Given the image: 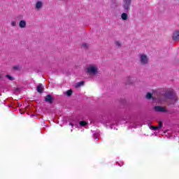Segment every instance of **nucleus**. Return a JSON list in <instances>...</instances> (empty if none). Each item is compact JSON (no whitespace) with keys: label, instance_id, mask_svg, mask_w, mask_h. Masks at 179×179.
<instances>
[{"label":"nucleus","instance_id":"4","mask_svg":"<svg viewBox=\"0 0 179 179\" xmlns=\"http://www.w3.org/2000/svg\"><path fill=\"white\" fill-rule=\"evenodd\" d=\"M87 72L90 75H96L97 73V69L94 65H91L87 69Z\"/></svg>","mask_w":179,"mask_h":179},{"label":"nucleus","instance_id":"10","mask_svg":"<svg viewBox=\"0 0 179 179\" xmlns=\"http://www.w3.org/2000/svg\"><path fill=\"white\" fill-rule=\"evenodd\" d=\"M112 8H117L118 6V1L117 0H111Z\"/></svg>","mask_w":179,"mask_h":179},{"label":"nucleus","instance_id":"24","mask_svg":"<svg viewBox=\"0 0 179 179\" xmlns=\"http://www.w3.org/2000/svg\"><path fill=\"white\" fill-rule=\"evenodd\" d=\"M13 69H15V71H17V69H19V66H14Z\"/></svg>","mask_w":179,"mask_h":179},{"label":"nucleus","instance_id":"7","mask_svg":"<svg viewBox=\"0 0 179 179\" xmlns=\"http://www.w3.org/2000/svg\"><path fill=\"white\" fill-rule=\"evenodd\" d=\"M172 40L173 41H179V29L176 30L172 35Z\"/></svg>","mask_w":179,"mask_h":179},{"label":"nucleus","instance_id":"1","mask_svg":"<svg viewBox=\"0 0 179 179\" xmlns=\"http://www.w3.org/2000/svg\"><path fill=\"white\" fill-rule=\"evenodd\" d=\"M158 100L161 103H164V101H167V100H171V104H176L177 101H178V98H177V95L173 90H169L166 91L164 94H161L158 97Z\"/></svg>","mask_w":179,"mask_h":179},{"label":"nucleus","instance_id":"12","mask_svg":"<svg viewBox=\"0 0 179 179\" xmlns=\"http://www.w3.org/2000/svg\"><path fill=\"white\" fill-rule=\"evenodd\" d=\"M41 8H43V2L41 1H38L36 3V9H41Z\"/></svg>","mask_w":179,"mask_h":179},{"label":"nucleus","instance_id":"3","mask_svg":"<svg viewBox=\"0 0 179 179\" xmlns=\"http://www.w3.org/2000/svg\"><path fill=\"white\" fill-rule=\"evenodd\" d=\"M131 2L132 0H123L122 8L124 9L125 12L129 10V6H131Z\"/></svg>","mask_w":179,"mask_h":179},{"label":"nucleus","instance_id":"9","mask_svg":"<svg viewBox=\"0 0 179 179\" xmlns=\"http://www.w3.org/2000/svg\"><path fill=\"white\" fill-rule=\"evenodd\" d=\"M36 90L38 93H43V91L44 90V88L43 87V84H39L36 87Z\"/></svg>","mask_w":179,"mask_h":179},{"label":"nucleus","instance_id":"21","mask_svg":"<svg viewBox=\"0 0 179 179\" xmlns=\"http://www.w3.org/2000/svg\"><path fill=\"white\" fill-rule=\"evenodd\" d=\"M17 19H18V20H22V19H23V15H20L17 17Z\"/></svg>","mask_w":179,"mask_h":179},{"label":"nucleus","instance_id":"13","mask_svg":"<svg viewBox=\"0 0 179 179\" xmlns=\"http://www.w3.org/2000/svg\"><path fill=\"white\" fill-rule=\"evenodd\" d=\"M121 17H122V20H128V14H127L126 13H123L121 15Z\"/></svg>","mask_w":179,"mask_h":179},{"label":"nucleus","instance_id":"8","mask_svg":"<svg viewBox=\"0 0 179 179\" xmlns=\"http://www.w3.org/2000/svg\"><path fill=\"white\" fill-rule=\"evenodd\" d=\"M162 127H163V122H159V126H157V127L151 126L150 129H152L153 131H159V129H162Z\"/></svg>","mask_w":179,"mask_h":179},{"label":"nucleus","instance_id":"14","mask_svg":"<svg viewBox=\"0 0 179 179\" xmlns=\"http://www.w3.org/2000/svg\"><path fill=\"white\" fill-rule=\"evenodd\" d=\"M72 93H73L72 90H69L68 91H66V92L64 93V94H65L66 96H67L68 97H71V96H72Z\"/></svg>","mask_w":179,"mask_h":179},{"label":"nucleus","instance_id":"6","mask_svg":"<svg viewBox=\"0 0 179 179\" xmlns=\"http://www.w3.org/2000/svg\"><path fill=\"white\" fill-rule=\"evenodd\" d=\"M54 97L51 94H48L45 97V103H48L49 104H52L54 103Z\"/></svg>","mask_w":179,"mask_h":179},{"label":"nucleus","instance_id":"20","mask_svg":"<svg viewBox=\"0 0 179 179\" xmlns=\"http://www.w3.org/2000/svg\"><path fill=\"white\" fill-rule=\"evenodd\" d=\"M115 44L116 45V47H117V48H120V47H121V43H120V41H115Z\"/></svg>","mask_w":179,"mask_h":179},{"label":"nucleus","instance_id":"22","mask_svg":"<svg viewBox=\"0 0 179 179\" xmlns=\"http://www.w3.org/2000/svg\"><path fill=\"white\" fill-rule=\"evenodd\" d=\"M82 47H83L84 48L87 49L88 45L87 43H83Z\"/></svg>","mask_w":179,"mask_h":179},{"label":"nucleus","instance_id":"16","mask_svg":"<svg viewBox=\"0 0 179 179\" xmlns=\"http://www.w3.org/2000/svg\"><path fill=\"white\" fill-rule=\"evenodd\" d=\"M85 85V81L78 82L76 85V87H79L80 86H83Z\"/></svg>","mask_w":179,"mask_h":179},{"label":"nucleus","instance_id":"19","mask_svg":"<svg viewBox=\"0 0 179 179\" xmlns=\"http://www.w3.org/2000/svg\"><path fill=\"white\" fill-rule=\"evenodd\" d=\"M145 97H146V99H148V100H150V99H152V94H150V92L147 93Z\"/></svg>","mask_w":179,"mask_h":179},{"label":"nucleus","instance_id":"25","mask_svg":"<svg viewBox=\"0 0 179 179\" xmlns=\"http://www.w3.org/2000/svg\"><path fill=\"white\" fill-rule=\"evenodd\" d=\"M69 125H71V127H73V124L70 123Z\"/></svg>","mask_w":179,"mask_h":179},{"label":"nucleus","instance_id":"2","mask_svg":"<svg viewBox=\"0 0 179 179\" xmlns=\"http://www.w3.org/2000/svg\"><path fill=\"white\" fill-rule=\"evenodd\" d=\"M139 62L142 65H148L149 64V58L146 55H139Z\"/></svg>","mask_w":179,"mask_h":179},{"label":"nucleus","instance_id":"18","mask_svg":"<svg viewBox=\"0 0 179 179\" xmlns=\"http://www.w3.org/2000/svg\"><path fill=\"white\" fill-rule=\"evenodd\" d=\"M6 78H7V79H8V80H11V81L15 80V78L13 76H9V75H6Z\"/></svg>","mask_w":179,"mask_h":179},{"label":"nucleus","instance_id":"17","mask_svg":"<svg viewBox=\"0 0 179 179\" xmlns=\"http://www.w3.org/2000/svg\"><path fill=\"white\" fill-rule=\"evenodd\" d=\"M80 127H86V125H87V122H85V121H80L79 122Z\"/></svg>","mask_w":179,"mask_h":179},{"label":"nucleus","instance_id":"11","mask_svg":"<svg viewBox=\"0 0 179 179\" xmlns=\"http://www.w3.org/2000/svg\"><path fill=\"white\" fill-rule=\"evenodd\" d=\"M19 26L21 29H24V27H26V21L21 20L19 23Z\"/></svg>","mask_w":179,"mask_h":179},{"label":"nucleus","instance_id":"15","mask_svg":"<svg viewBox=\"0 0 179 179\" xmlns=\"http://www.w3.org/2000/svg\"><path fill=\"white\" fill-rule=\"evenodd\" d=\"M134 83L132 82V78H128L127 81L125 83V85H132Z\"/></svg>","mask_w":179,"mask_h":179},{"label":"nucleus","instance_id":"23","mask_svg":"<svg viewBox=\"0 0 179 179\" xmlns=\"http://www.w3.org/2000/svg\"><path fill=\"white\" fill-rule=\"evenodd\" d=\"M11 26H13V27L16 26V22L15 21H12L11 22Z\"/></svg>","mask_w":179,"mask_h":179},{"label":"nucleus","instance_id":"5","mask_svg":"<svg viewBox=\"0 0 179 179\" xmlns=\"http://www.w3.org/2000/svg\"><path fill=\"white\" fill-rule=\"evenodd\" d=\"M154 110L157 113H169V110L166 108L160 106H155Z\"/></svg>","mask_w":179,"mask_h":179}]
</instances>
